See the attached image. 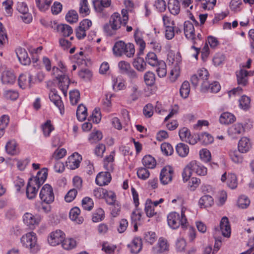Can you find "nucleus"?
Wrapping results in <instances>:
<instances>
[{"mask_svg": "<svg viewBox=\"0 0 254 254\" xmlns=\"http://www.w3.org/2000/svg\"><path fill=\"white\" fill-rule=\"evenodd\" d=\"M254 71H247L241 69L236 72L238 84L240 85L245 86L248 83V77L253 76Z\"/></svg>", "mask_w": 254, "mask_h": 254, "instance_id": "obj_12", "label": "nucleus"}, {"mask_svg": "<svg viewBox=\"0 0 254 254\" xmlns=\"http://www.w3.org/2000/svg\"><path fill=\"white\" fill-rule=\"evenodd\" d=\"M111 176L109 171L100 172L96 176L95 182L99 186L108 185L111 181Z\"/></svg>", "mask_w": 254, "mask_h": 254, "instance_id": "obj_20", "label": "nucleus"}, {"mask_svg": "<svg viewBox=\"0 0 254 254\" xmlns=\"http://www.w3.org/2000/svg\"><path fill=\"white\" fill-rule=\"evenodd\" d=\"M22 246L33 254L38 253L40 247L38 243V238L35 233L30 232L23 235L20 239Z\"/></svg>", "mask_w": 254, "mask_h": 254, "instance_id": "obj_3", "label": "nucleus"}, {"mask_svg": "<svg viewBox=\"0 0 254 254\" xmlns=\"http://www.w3.org/2000/svg\"><path fill=\"white\" fill-rule=\"evenodd\" d=\"M220 85L218 82L214 81L210 83L208 81L201 83V90L203 92L217 93L220 90Z\"/></svg>", "mask_w": 254, "mask_h": 254, "instance_id": "obj_19", "label": "nucleus"}, {"mask_svg": "<svg viewBox=\"0 0 254 254\" xmlns=\"http://www.w3.org/2000/svg\"><path fill=\"white\" fill-rule=\"evenodd\" d=\"M118 67L121 72L123 74H126L131 68L130 64L124 61H120L118 63Z\"/></svg>", "mask_w": 254, "mask_h": 254, "instance_id": "obj_63", "label": "nucleus"}, {"mask_svg": "<svg viewBox=\"0 0 254 254\" xmlns=\"http://www.w3.org/2000/svg\"><path fill=\"white\" fill-rule=\"evenodd\" d=\"M120 13H114L111 16L109 24H106L104 27V31L110 36L115 34V32L120 29L122 25H125Z\"/></svg>", "mask_w": 254, "mask_h": 254, "instance_id": "obj_5", "label": "nucleus"}, {"mask_svg": "<svg viewBox=\"0 0 254 254\" xmlns=\"http://www.w3.org/2000/svg\"><path fill=\"white\" fill-rule=\"evenodd\" d=\"M78 14L74 10L69 11L65 16L66 21L70 23L76 22L78 21Z\"/></svg>", "mask_w": 254, "mask_h": 254, "instance_id": "obj_56", "label": "nucleus"}, {"mask_svg": "<svg viewBox=\"0 0 254 254\" xmlns=\"http://www.w3.org/2000/svg\"><path fill=\"white\" fill-rule=\"evenodd\" d=\"M1 81L5 84H12L16 80V76L11 71L6 70L2 72Z\"/></svg>", "mask_w": 254, "mask_h": 254, "instance_id": "obj_27", "label": "nucleus"}, {"mask_svg": "<svg viewBox=\"0 0 254 254\" xmlns=\"http://www.w3.org/2000/svg\"><path fill=\"white\" fill-rule=\"evenodd\" d=\"M142 241L139 237L134 238L131 243L128 245V247L130 249V252L132 254H137L142 249Z\"/></svg>", "mask_w": 254, "mask_h": 254, "instance_id": "obj_30", "label": "nucleus"}, {"mask_svg": "<svg viewBox=\"0 0 254 254\" xmlns=\"http://www.w3.org/2000/svg\"><path fill=\"white\" fill-rule=\"evenodd\" d=\"M220 229L224 237L227 238L230 237L231 229L229 220L227 217L224 216L221 219L220 223Z\"/></svg>", "mask_w": 254, "mask_h": 254, "instance_id": "obj_22", "label": "nucleus"}, {"mask_svg": "<svg viewBox=\"0 0 254 254\" xmlns=\"http://www.w3.org/2000/svg\"><path fill=\"white\" fill-rule=\"evenodd\" d=\"M162 152L165 155H171L174 152L172 146L169 143L164 142L161 145Z\"/></svg>", "mask_w": 254, "mask_h": 254, "instance_id": "obj_58", "label": "nucleus"}, {"mask_svg": "<svg viewBox=\"0 0 254 254\" xmlns=\"http://www.w3.org/2000/svg\"><path fill=\"white\" fill-rule=\"evenodd\" d=\"M80 210L79 208L75 207L72 208L69 212V218L73 221H75L77 224H82L84 221L83 218L79 216Z\"/></svg>", "mask_w": 254, "mask_h": 254, "instance_id": "obj_29", "label": "nucleus"}, {"mask_svg": "<svg viewBox=\"0 0 254 254\" xmlns=\"http://www.w3.org/2000/svg\"><path fill=\"white\" fill-rule=\"evenodd\" d=\"M115 154V151H112L110 154L104 159V167L107 171H112L114 169Z\"/></svg>", "mask_w": 254, "mask_h": 254, "instance_id": "obj_33", "label": "nucleus"}, {"mask_svg": "<svg viewBox=\"0 0 254 254\" xmlns=\"http://www.w3.org/2000/svg\"><path fill=\"white\" fill-rule=\"evenodd\" d=\"M199 204L205 207L211 206L213 204V198L209 195H203L199 199Z\"/></svg>", "mask_w": 254, "mask_h": 254, "instance_id": "obj_50", "label": "nucleus"}, {"mask_svg": "<svg viewBox=\"0 0 254 254\" xmlns=\"http://www.w3.org/2000/svg\"><path fill=\"white\" fill-rule=\"evenodd\" d=\"M144 81L147 86H152L155 81V75L151 71L146 72L144 75Z\"/></svg>", "mask_w": 254, "mask_h": 254, "instance_id": "obj_53", "label": "nucleus"}, {"mask_svg": "<svg viewBox=\"0 0 254 254\" xmlns=\"http://www.w3.org/2000/svg\"><path fill=\"white\" fill-rule=\"evenodd\" d=\"M87 115V109L83 104H80L77 109L76 116L77 119L80 121H84Z\"/></svg>", "mask_w": 254, "mask_h": 254, "instance_id": "obj_42", "label": "nucleus"}, {"mask_svg": "<svg viewBox=\"0 0 254 254\" xmlns=\"http://www.w3.org/2000/svg\"><path fill=\"white\" fill-rule=\"evenodd\" d=\"M58 31L63 36L68 37L72 33V28L67 24H59L57 26Z\"/></svg>", "mask_w": 254, "mask_h": 254, "instance_id": "obj_39", "label": "nucleus"}, {"mask_svg": "<svg viewBox=\"0 0 254 254\" xmlns=\"http://www.w3.org/2000/svg\"><path fill=\"white\" fill-rule=\"evenodd\" d=\"M252 147L250 139L246 136L242 137L238 142V148L242 153L248 152Z\"/></svg>", "mask_w": 254, "mask_h": 254, "instance_id": "obj_24", "label": "nucleus"}, {"mask_svg": "<svg viewBox=\"0 0 254 254\" xmlns=\"http://www.w3.org/2000/svg\"><path fill=\"white\" fill-rule=\"evenodd\" d=\"M190 169L192 173H195L199 176H205L207 174V170L206 167L196 161H191L190 162Z\"/></svg>", "mask_w": 254, "mask_h": 254, "instance_id": "obj_21", "label": "nucleus"}, {"mask_svg": "<svg viewBox=\"0 0 254 254\" xmlns=\"http://www.w3.org/2000/svg\"><path fill=\"white\" fill-rule=\"evenodd\" d=\"M50 100L59 109L62 113V110L64 108L63 104L61 97L57 94V92L52 91L49 94Z\"/></svg>", "mask_w": 254, "mask_h": 254, "instance_id": "obj_31", "label": "nucleus"}, {"mask_svg": "<svg viewBox=\"0 0 254 254\" xmlns=\"http://www.w3.org/2000/svg\"><path fill=\"white\" fill-rule=\"evenodd\" d=\"M239 107L241 109L247 111L251 107V99L247 96H242L239 99Z\"/></svg>", "mask_w": 254, "mask_h": 254, "instance_id": "obj_47", "label": "nucleus"}, {"mask_svg": "<svg viewBox=\"0 0 254 254\" xmlns=\"http://www.w3.org/2000/svg\"><path fill=\"white\" fill-rule=\"evenodd\" d=\"M133 66L138 71H143L146 69V63L143 59L137 58L133 62Z\"/></svg>", "mask_w": 254, "mask_h": 254, "instance_id": "obj_52", "label": "nucleus"}, {"mask_svg": "<svg viewBox=\"0 0 254 254\" xmlns=\"http://www.w3.org/2000/svg\"><path fill=\"white\" fill-rule=\"evenodd\" d=\"M153 106L151 104H146L143 109V115L146 118H149L151 117L154 113Z\"/></svg>", "mask_w": 254, "mask_h": 254, "instance_id": "obj_64", "label": "nucleus"}, {"mask_svg": "<svg viewBox=\"0 0 254 254\" xmlns=\"http://www.w3.org/2000/svg\"><path fill=\"white\" fill-rule=\"evenodd\" d=\"M35 4L38 9L42 12H46L49 9L52 0H35Z\"/></svg>", "mask_w": 254, "mask_h": 254, "instance_id": "obj_35", "label": "nucleus"}, {"mask_svg": "<svg viewBox=\"0 0 254 254\" xmlns=\"http://www.w3.org/2000/svg\"><path fill=\"white\" fill-rule=\"evenodd\" d=\"M187 211V208L183 207L181 209V215L176 212H172L169 213L167 216L168 226L172 229H177L180 226L183 228H186L189 225L186 215Z\"/></svg>", "mask_w": 254, "mask_h": 254, "instance_id": "obj_1", "label": "nucleus"}, {"mask_svg": "<svg viewBox=\"0 0 254 254\" xmlns=\"http://www.w3.org/2000/svg\"><path fill=\"white\" fill-rule=\"evenodd\" d=\"M54 129V127L51 125V121L48 120L43 126L42 130L45 137L50 136L51 132Z\"/></svg>", "mask_w": 254, "mask_h": 254, "instance_id": "obj_59", "label": "nucleus"}, {"mask_svg": "<svg viewBox=\"0 0 254 254\" xmlns=\"http://www.w3.org/2000/svg\"><path fill=\"white\" fill-rule=\"evenodd\" d=\"M104 217L105 212L104 210L101 208H98L93 214L92 221L94 222H98L103 220Z\"/></svg>", "mask_w": 254, "mask_h": 254, "instance_id": "obj_55", "label": "nucleus"}, {"mask_svg": "<svg viewBox=\"0 0 254 254\" xmlns=\"http://www.w3.org/2000/svg\"><path fill=\"white\" fill-rule=\"evenodd\" d=\"M104 198L106 199V202L108 204L113 205L116 203V195L112 191H109L106 190Z\"/></svg>", "mask_w": 254, "mask_h": 254, "instance_id": "obj_54", "label": "nucleus"}, {"mask_svg": "<svg viewBox=\"0 0 254 254\" xmlns=\"http://www.w3.org/2000/svg\"><path fill=\"white\" fill-rule=\"evenodd\" d=\"M113 87L115 91L123 90L125 88V82L114 77L113 79Z\"/></svg>", "mask_w": 254, "mask_h": 254, "instance_id": "obj_62", "label": "nucleus"}, {"mask_svg": "<svg viewBox=\"0 0 254 254\" xmlns=\"http://www.w3.org/2000/svg\"><path fill=\"white\" fill-rule=\"evenodd\" d=\"M40 187L39 185L34 181L29 180L26 188V195L28 198L33 199L37 195L38 190Z\"/></svg>", "mask_w": 254, "mask_h": 254, "instance_id": "obj_17", "label": "nucleus"}, {"mask_svg": "<svg viewBox=\"0 0 254 254\" xmlns=\"http://www.w3.org/2000/svg\"><path fill=\"white\" fill-rule=\"evenodd\" d=\"M174 171L170 166L164 167L160 172V180L163 185H167L172 182Z\"/></svg>", "mask_w": 254, "mask_h": 254, "instance_id": "obj_11", "label": "nucleus"}, {"mask_svg": "<svg viewBox=\"0 0 254 254\" xmlns=\"http://www.w3.org/2000/svg\"><path fill=\"white\" fill-rule=\"evenodd\" d=\"M32 76L30 73H25L20 75L18 78V84L22 89L29 88L32 84Z\"/></svg>", "mask_w": 254, "mask_h": 254, "instance_id": "obj_18", "label": "nucleus"}, {"mask_svg": "<svg viewBox=\"0 0 254 254\" xmlns=\"http://www.w3.org/2000/svg\"><path fill=\"white\" fill-rule=\"evenodd\" d=\"M199 139L204 145L210 144L213 141V137L207 132H203L199 135Z\"/></svg>", "mask_w": 254, "mask_h": 254, "instance_id": "obj_57", "label": "nucleus"}, {"mask_svg": "<svg viewBox=\"0 0 254 254\" xmlns=\"http://www.w3.org/2000/svg\"><path fill=\"white\" fill-rule=\"evenodd\" d=\"M79 13L82 17L86 16L90 14V9L87 0H80Z\"/></svg>", "mask_w": 254, "mask_h": 254, "instance_id": "obj_36", "label": "nucleus"}, {"mask_svg": "<svg viewBox=\"0 0 254 254\" xmlns=\"http://www.w3.org/2000/svg\"><path fill=\"white\" fill-rule=\"evenodd\" d=\"M251 203L249 197L245 195L240 196L237 202V206L241 209H246Z\"/></svg>", "mask_w": 254, "mask_h": 254, "instance_id": "obj_41", "label": "nucleus"}, {"mask_svg": "<svg viewBox=\"0 0 254 254\" xmlns=\"http://www.w3.org/2000/svg\"><path fill=\"white\" fill-rule=\"evenodd\" d=\"M15 53L19 62L23 65H29L31 60L26 50L21 47H18L15 50Z\"/></svg>", "mask_w": 254, "mask_h": 254, "instance_id": "obj_16", "label": "nucleus"}, {"mask_svg": "<svg viewBox=\"0 0 254 254\" xmlns=\"http://www.w3.org/2000/svg\"><path fill=\"white\" fill-rule=\"evenodd\" d=\"M142 164L147 168L153 169L156 165V162L151 156L146 155L142 159Z\"/></svg>", "mask_w": 254, "mask_h": 254, "instance_id": "obj_44", "label": "nucleus"}, {"mask_svg": "<svg viewBox=\"0 0 254 254\" xmlns=\"http://www.w3.org/2000/svg\"><path fill=\"white\" fill-rule=\"evenodd\" d=\"M176 150L178 154L182 157L187 156L190 150L189 146L183 143H178L176 147Z\"/></svg>", "mask_w": 254, "mask_h": 254, "instance_id": "obj_40", "label": "nucleus"}, {"mask_svg": "<svg viewBox=\"0 0 254 254\" xmlns=\"http://www.w3.org/2000/svg\"><path fill=\"white\" fill-rule=\"evenodd\" d=\"M64 239V233L60 230H57L49 234L48 241L51 246H56L61 243Z\"/></svg>", "mask_w": 254, "mask_h": 254, "instance_id": "obj_10", "label": "nucleus"}, {"mask_svg": "<svg viewBox=\"0 0 254 254\" xmlns=\"http://www.w3.org/2000/svg\"><path fill=\"white\" fill-rule=\"evenodd\" d=\"M5 148L6 153L11 155H16L20 152L18 144L14 139L7 141Z\"/></svg>", "mask_w": 254, "mask_h": 254, "instance_id": "obj_25", "label": "nucleus"}, {"mask_svg": "<svg viewBox=\"0 0 254 254\" xmlns=\"http://www.w3.org/2000/svg\"><path fill=\"white\" fill-rule=\"evenodd\" d=\"M58 66L59 67H53V73L59 81V88L65 96L69 84V77L66 74L67 69L62 62L59 63Z\"/></svg>", "mask_w": 254, "mask_h": 254, "instance_id": "obj_2", "label": "nucleus"}, {"mask_svg": "<svg viewBox=\"0 0 254 254\" xmlns=\"http://www.w3.org/2000/svg\"><path fill=\"white\" fill-rule=\"evenodd\" d=\"M39 196L41 200L46 204L52 203L55 199L52 187L49 184L44 185L40 190Z\"/></svg>", "mask_w": 254, "mask_h": 254, "instance_id": "obj_9", "label": "nucleus"}, {"mask_svg": "<svg viewBox=\"0 0 254 254\" xmlns=\"http://www.w3.org/2000/svg\"><path fill=\"white\" fill-rule=\"evenodd\" d=\"M41 218L37 214H33L30 212L25 213L22 216L23 223L31 229H34L40 223Z\"/></svg>", "mask_w": 254, "mask_h": 254, "instance_id": "obj_8", "label": "nucleus"}, {"mask_svg": "<svg viewBox=\"0 0 254 254\" xmlns=\"http://www.w3.org/2000/svg\"><path fill=\"white\" fill-rule=\"evenodd\" d=\"M77 242L76 240L72 238L64 239L62 242L63 248L66 250H70L76 247Z\"/></svg>", "mask_w": 254, "mask_h": 254, "instance_id": "obj_45", "label": "nucleus"}, {"mask_svg": "<svg viewBox=\"0 0 254 254\" xmlns=\"http://www.w3.org/2000/svg\"><path fill=\"white\" fill-rule=\"evenodd\" d=\"M190 92V85L188 81H185L182 84L180 89V93L182 97L187 98Z\"/></svg>", "mask_w": 254, "mask_h": 254, "instance_id": "obj_49", "label": "nucleus"}, {"mask_svg": "<svg viewBox=\"0 0 254 254\" xmlns=\"http://www.w3.org/2000/svg\"><path fill=\"white\" fill-rule=\"evenodd\" d=\"M169 245L167 240L161 237L159 239L156 246L152 247V252L155 254H159L165 253L169 250Z\"/></svg>", "mask_w": 254, "mask_h": 254, "instance_id": "obj_13", "label": "nucleus"}, {"mask_svg": "<svg viewBox=\"0 0 254 254\" xmlns=\"http://www.w3.org/2000/svg\"><path fill=\"white\" fill-rule=\"evenodd\" d=\"M235 120V116L231 113L225 112L222 114L219 118L220 123L222 124L228 125L233 123Z\"/></svg>", "mask_w": 254, "mask_h": 254, "instance_id": "obj_38", "label": "nucleus"}, {"mask_svg": "<svg viewBox=\"0 0 254 254\" xmlns=\"http://www.w3.org/2000/svg\"><path fill=\"white\" fill-rule=\"evenodd\" d=\"M47 177V170L45 168L39 171L35 177L29 179L40 186L45 182Z\"/></svg>", "mask_w": 254, "mask_h": 254, "instance_id": "obj_26", "label": "nucleus"}, {"mask_svg": "<svg viewBox=\"0 0 254 254\" xmlns=\"http://www.w3.org/2000/svg\"><path fill=\"white\" fill-rule=\"evenodd\" d=\"M103 138L102 133L99 130H93L88 136V141L91 143H95L101 140Z\"/></svg>", "mask_w": 254, "mask_h": 254, "instance_id": "obj_43", "label": "nucleus"}, {"mask_svg": "<svg viewBox=\"0 0 254 254\" xmlns=\"http://www.w3.org/2000/svg\"><path fill=\"white\" fill-rule=\"evenodd\" d=\"M199 7L204 10H211L216 4V0H196Z\"/></svg>", "mask_w": 254, "mask_h": 254, "instance_id": "obj_34", "label": "nucleus"}, {"mask_svg": "<svg viewBox=\"0 0 254 254\" xmlns=\"http://www.w3.org/2000/svg\"><path fill=\"white\" fill-rule=\"evenodd\" d=\"M134 38L136 44L139 47L138 54L141 55L143 53V51L145 48L146 44L141 35L139 33L138 29H137L134 32Z\"/></svg>", "mask_w": 254, "mask_h": 254, "instance_id": "obj_32", "label": "nucleus"}, {"mask_svg": "<svg viewBox=\"0 0 254 254\" xmlns=\"http://www.w3.org/2000/svg\"><path fill=\"white\" fill-rule=\"evenodd\" d=\"M169 62L175 66L171 70L169 76V79L172 82H175L180 75V67L178 64L181 62L182 58L180 53L174 54L173 56H170L168 58Z\"/></svg>", "mask_w": 254, "mask_h": 254, "instance_id": "obj_7", "label": "nucleus"}, {"mask_svg": "<svg viewBox=\"0 0 254 254\" xmlns=\"http://www.w3.org/2000/svg\"><path fill=\"white\" fill-rule=\"evenodd\" d=\"M221 180L222 182H225L227 180V186L231 189L233 190L237 187V178L234 174L231 173L227 175V173L225 172L222 175Z\"/></svg>", "mask_w": 254, "mask_h": 254, "instance_id": "obj_15", "label": "nucleus"}, {"mask_svg": "<svg viewBox=\"0 0 254 254\" xmlns=\"http://www.w3.org/2000/svg\"><path fill=\"white\" fill-rule=\"evenodd\" d=\"M253 127V125L250 124H246L245 125L242 123H236L228 129V135L233 138H237L238 136L244 133L247 130H250Z\"/></svg>", "mask_w": 254, "mask_h": 254, "instance_id": "obj_6", "label": "nucleus"}, {"mask_svg": "<svg viewBox=\"0 0 254 254\" xmlns=\"http://www.w3.org/2000/svg\"><path fill=\"white\" fill-rule=\"evenodd\" d=\"M145 211L146 215L148 217H151L155 215L157 213L155 210V207L151 204V200L148 199L146 200L145 206Z\"/></svg>", "mask_w": 254, "mask_h": 254, "instance_id": "obj_48", "label": "nucleus"}, {"mask_svg": "<svg viewBox=\"0 0 254 254\" xmlns=\"http://www.w3.org/2000/svg\"><path fill=\"white\" fill-rule=\"evenodd\" d=\"M135 51L133 44L130 43L126 44L123 41L116 42L113 47V54L117 57H121L125 55L127 57L131 58L134 56Z\"/></svg>", "mask_w": 254, "mask_h": 254, "instance_id": "obj_4", "label": "nucleus"}, {"mask_svg": "<svg viewBox=\"0 0 254 254\" xmlns=\"http://www.w3.org/2000/svg\"><path fill=\"white\" fill-rule=\"evenodd\" d=\"M184 33L187 39L192 41L194 44L196 43L194 27L193 24L190 21L185 22Z\"/></svg>", "mask_w": 254, "mask_h": 254, "instance_id": "obj_14", "label": "nucleus"}, {"mask_svg": "<svg viewBox=\"0 0 254 254\" xmlns=\"http://www.w3.org/2000/svg\"><path fill=\"white\" fill-rule=\"evenodd\" d=\"M146 62L152 66L157 65L160 61L157 59V56L153 52H149L145 57Z\"/></svg>", "mask_w": 254, "mask_h": 254, "instance_id": "obj_46", "label": "nucleus"}, {"mask_svg": "<svg viewBox=\"0 0 254 254\" xmlns=\"http://www.w3.org/2000/svg\"><path fill=\"white\" fill-rule=\"evenodd\" d=\"M93 201L90 197H85L82 200V206L85 210H91L93 207Z\"/></svg>", "mask_w": 254, "mask_h": 254, "instance_id": "obj_60", "label": "nucleus"}, {"mask_svg": "<svg viewBox=\"0 0 254 254\" xmlns=\"http://www.w3.org/2000/svg\"><path fill=\"white\" fill-rule=\"evenodd\" d=\"M157 66L156 72L159 77H164L166 75V64L163 61H160L159 64L156 65Z\"/></svg>", "mask_w": 254, "mask_h": 254, "instance_id": "obj_51", "label": "nucleus"}, {"mask_svg": "<svg viewBox=\"0 0 254 254\" xmlns=\"http://www.w3.org/2000/svg\"><path fill=\"white\" fill-rule=\"evenodd\" d=\"M168 6L169 11L173 15H177L180 11V5L179 0H169Z\"/></svg>", "mask_w": 254, "mask_h": 254, "instance_id": "obj_37", "label": "nucleus"}, {"mask_svg": "<svg viewBox=\"0 0 254 254\" xmlns=\"http://www.w3.org/2000/svg\"><path fill=\"white\" fill-rule=\"evenodd\" d=\"M137 175L139 179L145 180L149 178L150 173L146 168L140 167L137 171Z\"/></svg>", "mask_w": 254, "mask_h": 254, "instance_id": "obj_61", "label": "nucleus"}, {"mask_svg": "<svg viewBox=\"0 0 254 254\" xmlns=\"http://www.w3.org/2000/svg\"><path fill=\"white\" fill-rule=\"evenodd\" d=\"M241 153L236 149H230L228 152L229 156L231 160L234 163L240 164L243 162V156L241 154Z\"/></svg>", "mask_w": 254, "mask_h": 254, "instance_id": "obj_28", "label": "nucleus"}, {"mask_svg": "<svg viewBox=\"0 0 254 254\" xmlns=\"http://www.w3.org/2000/svg\"><path fill=\"white\" fill-rule=\"evenodd\" d=\"M92 3L95 10L101 13L111 5V0H92Z\"/></svg>", "mask_w": 254, "mask_h": 254, "instance_id": "obj_23", "label": "nucleus"}]
</instances>
